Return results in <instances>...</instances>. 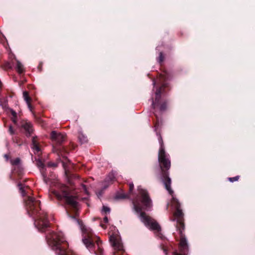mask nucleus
I'll list each match as a JSON object with an SVG mask.
<instances>
[{
  "instance_id": "5",
  "label": "nucleus",
  "mask_w": 255,
  "mask_h": 255,
  "mask_svg": "<svg viewBox=\"0 0 255 255\" xmlns=\"http://www.w3.org/2000/svg\"><path fill=\"white\" fill-rule=\"evenodd\" d=\"M76 222L80 226L81 229L84 233V237L82 239L84 244L88 249H91L94 245L91 239V230L81 225L79 221L76 220Z\"/></svg>"
},
{
  "instance_id": "17",
  "label": "nucleus",
  "mask_w": 255,
  "mask_h": 255,
  "mask_svg": "<svg viewBox=\"0 0 255 255\" xmlns=\"http://www.w3.org/2000/svg\"><path fill=\"white\" fill-rule=\"evenodd\" d=\"M115 179V175L113 173H112L109 175L108 177L106 178V181H112Z\"/></svg>"
},
{
  "instance_id": "37",
  "label": "nucleus",
  "mask_w": 255,
  "mask_h": 255,
  "mask_svg": "<svg viewBox=\"0 0 255 255\" xmlns=\"http://www.w3.org/2000/svg\"><path fill=\"white\" fill-rule=\"evenodd\" d=\"M70 217H71L72 218H73V219H75V217H73V216H70Z\"/></svg>"
},
{
  "instance_id": "7",
  "label": "nucleus",
  "mask_w": 255,
  "mask_h": 255,
  "mask_svg": "<svg viewBox=\"0 0 255 255\" xmlns=\"http://www.w3.org/2000/svg\"><path fill=\"white\" fill-rule=\"evenodd\" d=\"M180 234V241L179 243L180 250L181 252H183L188 249V244L187 240L185 236L182 233V230L179 229Z\"/></svg>"
},
{
  "instance_id": "26",
  "label": "nucleus",
  "mask_w": 255,
  "mask_h": 255,
  "mask_svg": "<svg viewBox=\"0 0 255 255\" xmlns=\"http://www.w3.org/2000/svg\"><path fill=\"white\" fill-rule=\"evenodd\" d=\"M166 106L165 105H161L160 107V109L161 111H163L165 109Z\"/></svg>"
},
{
  "instance_id": "4",
  "label": "nucleus",
  "mask_w": 255,
  "mask_h": 255,
  "mask_svg": "<svg viewBox=\"0 0 255 255\" xmlns=\"http://www.w3.org/2000/svg\"><path fill=\"white\" fill-rule=\"evenodd\" d=\"M61 193L54 191V194L59 199L65 198L67 203L75 209H77L78 203L75 197L70 195L69 189L66 186H62L60 189Z\"/></svg>"
},
{
  "instance_id": "14",
  "label": "nucleus",
  "mask_w": 255,
  "mask_h": 255,
  "mask_svg": "<svg viewBox=\"0 0 255 255\" xmlns=\"http://www.w3.org/2000/svg\"><path fill=\"white\" fill-rule=\"evenodd\" d=\"M25 130V133L27 136H30L31 135V127L29 124L26 123L22 125Z\"/></svg>"
},
{
  "instance_id": "18",
  "label": "nucleus",
  "mask_w": 255,
  "mask_h": 255,
  "mask_svg": "<svg viewBox=\"0 0 255 255\" xmlns=\"http://www.w3.org/2000/svg\"><path fill=\"white\" fill-rule=\"evenodd\" d=\"M102 213H110V209L108 207L103 206L102 210Z\"/></svg>"
},
{
  "instance_id": "29",
  "label": "nucleus",
  "mask_w": 255,
  "mask_h": 255,
  "mask_svg": "<svg viewBox=\"0 0 255 255\" xmlns=\"http://www.w3.org/2000/svg\"><path fill=\"white\" fill-rule=\"evenodd\" d=\"M27 206H29V207H31V204H30V200L29 199L28 201L26 203Z\"/></svg>"
},
{
  "instance_id": "33",
  "label": "nucleus",
  "mask_w": 255,
  "mask_h": 255,
  "mask_svg": "<svg viewBox=\"0 0 255 255\" xmlns=\"http://www.w3.org/2000/svg\"><path fill=\"white\" fill-rule=\"evenodd\" d=\"M15 118H14V117L12 118V121H13V122L14 123H16Z\"/></svg>"
},
{
  "instance_id": "2",
  "label": "nucleus",
  "mask_w": 255,
  "mask_h": 255,
  "mask_svg": "<svg viewBox=\"0 0 255 255\" xmlns=\"http://www.w3.org/2000/svg\"><path fill=\"white\" fill-rule=\"evenodd\" d=\"M65 241L62 233H52L50 237H47V242L49 245L53 247V249L59 251V255H76L73 253L65 251L64 247L60 244Z\"/></svg>"
},
{
  "instance_id": "25",
  "label": "nucleus",
  "mask_w": 255,
  "mask_h": 255,
  "mask_svg": "<svg viewBox=\"0 0 255 255\" xmlns=\"http://www.w3.org/2000/svg\"><path fill=\"white\" fill-rule=\"evenodd\" d=\"M178 222L179 223V225L181 227H183V223L182 222V221L180 220V219H179L178 220Z\"/></svg>"
},
{
  "instance_id": "20",
  "label": "nucleus",
  "mask_w": 255,
  "mask_h": 255,
  "mask_svg": "<svg viewBox=\"0 0 255 255\" xmlns=\"http://www.w3.org/2000/svg\"><path fill=\"white\" fill-rule=\"evenodd\" d=\"M20 159L19 158H16L14 160H11V163L13 165H17L20 163Z\"/></svg>"
},
{
  "instance_id": "27",
  "label": "nucleus",
  "mask_w": 255,
  "mask_h": 255,
  "mask_svg": "<svg viewBox=\"0 0 255 255\" xmlns=\"http://www.w3.org/2000/svg\"><path fill=\"white\" fill-rule=\"evenodd\" d=\"M9 131L10 132V133H11V134H13V133H14V131H13V129H12V127H11V126H10V127H9Z\"/></svg>"
},
{
  "instance_id": "1",
  "label": "nucleus",
  "mask_w": 255,
  "mask_h": 255,
  "mask_svg": "<svg viewBox=\"0 0 255 255\" xmlns=\"http://www.w3.org/2000/svg\"><path fill=\"white\" fill-rule=\"evenodd\" d=\"M138 190L141 195V199L137 198L133 202L134 210L140 214V219L145 226L151 230L159 231L160 228L159 225L150 217L146 216L145 213H141L143 210L150 209L152 206V202L146 190L140 186L138 187Z\"/></svg>"
},
{
  "instance_id": "10",
  "label": "nucleus",
  "mask_w": 255,
  "mask_h": 255,
  "mask_svg": "<svg viewBox=\"0 0 255 255\" xmlns=\"http://www.w3.org/2000/svg\"><path fill=\"white\" fill-rule=\"evenodd\" d=\"M51 138L58 143L62 142L65 139V135L60 133H57L55 131H53L51 133Z\"/></svg>"
},
{
  "instance_id": "34",
  "label": "nucleus",
  "mask_w": 255,
  "mask_h": 255,
  "mask_svg": "<svg viewBox=\"0 0 255 255\" xmlns=\"http://www.w3.org/2000/svg\"><path fill=\"white\" fill-rule=\"evenodd\" d=\"M152 106L154 107V108L155 107V103L153 101H152Z\"/></svg>"
},
{
  "instance_id": "16",
  "label": "nucleus",
  "mask_w": 255,
  "mask_h": 255,
  "mask_svg": "<svg viewBox=\"0 0 255 255\" xmlns=\"http://www.w3.org/2000/svg\"><path fill=\"white\" fill-rule=\"evenodd\" d=\"M16 69H17V72L19 73H21L23 71L22 65L19 61L17 62Z\"/></svg>"
},
{
  "instance_id": "11",
  "label": "nucleus",
  "mask_w": 255,
  "mask_h": 255,
  "mask_svg": "<svg viewBox=\"0 0 255 255\" xmlns=\"http://www.w3.org/2000/svg\"><path fill=\"white\" fill-rule=\"evenodd\" d=\"M35 226L37 227L38 230L43 232L44 229L48 227L49 225L46 220H42L37 222L35 223Z\"/></svg>"
},
{
  "instance_id": "28",
  "label": "nucleus",
  "mask_w": 255,
  "mask_h": 255,
  "mask_svg": "<svg viewBox=\"0 0 255 255\" xmlns=\"http://www.w3.org/2000/svg\"><path fill=\"white\" fill-rule=\"evenodd\" d=\"M11 114H12V115L13 116V117L14 118H16V113L14 111H11Z\"/></svg>"
},
{
  "instance_id": "15",
  "label": "nucleus",
  "mask_w": 255,
  "mask_h": 255,
  "mask_svg": "<svg viewBox=\"0 0 255 255\" xmlns=\"http://www.w3.org/2000/svg\"><path fill=\"white\" fill-rule=\"evenodd\" d=\"M78 138L81 143H84L87 141V136L83 134L81 131L79 132Z\"/></svg>"
},
{
  "instance_id": "8",
  "label": "nucleus",
  "mask_w": 255,
  "mask_h": 255,
  "mask_svg": "<svg viewBox=\"0 0 255 255\" xmlns=\"http://www.w3.org/2000/svg\"><path fill=\"white\" fill-rule=\"evenodd\" d=\"M162 180L166 189L168 191L170 195H172L173 191L172 190L170 187L171 182V179L168 177V175L167 174V173H165L163 174Z\"/></svg>"
},
{
  "instance_id": "19",
  "label": "nucleus",
  "mask_w": 255,
  "mask_h": 255,
  "mask_svg": "<svg viewBox=\"0 0 255 255\" xmlns=\"http://www.w3.org/2000/svg\"><path fill=\"white\" fill-rule=\"evenodd\" d=\"M161 88H159L156 92V93H155V95H156L155 101H158L159 100V98H160V94H161Z\"/></svg>"
},
{
  "instance_id": "12",
  "label": "nucleus",
  "mask_w": 255,
  "mask_h": 255,
  "mask_svg": "<svg viewBox=\"0 0 255 255\" xmlns=\"http://www.w3.org/2000/svg\"><path fill=\"white\" fill-rule=\"evenodd\" d=\"M33 152L34 153V154H37L38 156H39V155L41 153V148L40 146V145L39 143L36 142L33 138Z\"/></svg>"
},
{
  "instance_id": "30",
  "label": "nucleus",
  "mask_w": 255,
  "mask_h": 255,
  "mask_svg": "<svg viewBox=\"0 0 255 255\" xmlns=\"http://www.w3.org/2000/svg\"><path fill=\"white\" fill-rule=\"evenodd\" d=\"M104 220L106 223H107L108 222V217L105 216L104 218Z\"/></svg>"
},
{
  "instance_id": "35",
  "label": "nucleus",
  "mask_w": 255,
  "mask_h": 255,
  "mask_svg": "<svg viewBox=\"0 0 255 255\" xmlns=\"http://www.w3.org/2000/svg\"><path fill=\"white\" fill-rule=\"evenodd\" d=\"M50 166H56V164H50Z\"/></svg>"
},
{
  "instance_id": "31",
  "label": "nucleus",
  "mask_w": 255,
  "mask_h": 255,
  "mask_svg": "<svg viewBox=\"0 0 255 255\" xmlns=\"http://www.w3.org/2000/svg\"><path fill=\"white\" fill-rule=\"evenodd\" d=\"M83 189L85 190V191L87 193V189L86 188V186L85 185H83Z\"/></svg>"
},
{
  "instance_id": "3",
  "label": "nucleus",
  "mask_w": 255,
  "mask_h": 255,
  "mask_svg": "<svg viewBox=\"0 0 255 255\" xmlns=\"http://www.w3.org/2000/svg\"><path fill=\"white\" fill-rule=\"evenodd\" d=\"M158 140L160 145L158 152V161L160 164L161 170L163 171V168L168 170L170 167V161L168 155L165 153L163 140L160 135L159 136Z\"/></svg>"
},
{
  "instance_id": "9",
  "label": "nucleus",
  "mask_w": 255,
  "mask_h": 255,
  "mask_svg": "<svg viewBox=\"0 0 255 255\" xmlns=\"http://www.w3.org/2000/svg\"><path fill=\"white\" fill-rule=\"evenodd\" d=\"M172 206L176 209V211L174 214V216L178 218L182 217L183 213L182 211L179 208V202L178 200L174 198H173Z\"/></svg>"
},
{
  "instance_id": "32",
  "label": "nucleus",
  "mask_w": 255,
  "mask_h": 255,
  "mask_svg": "<svg viewBox=\"0 0 255 255\" xmlns=\"http://www.w3.org/2000/svg\"><path fill=\"white\" fill-rule=\"evenodd\" d=\"M173 255H184V254H178L177 253H174Z\"/></svg>"
},
{
  "instance_id": "23",
  "label": "nucleus",
  "mask_w": 255,
  "mask_h": 255,
  "mask_svg": "<svg viewBox=\"0 0 255 255\" xmlns=\"http://www.w3.org/2000/svg\"><path fill=\"white\" fill-rule=\"evenodd\" d=\"M37 165L39 167H42L43 164L41 161H38L37 163Z\"/></svg>"
},
{
  "instance_id": "22",
  "label": "nucleus",
  "mask_w": 255,
  "mask_h": 255,
  "mask_svg": "<svg viewBox=\"0 0 255 255\" xmlns=\"http://www.w3.org/2000/svg\"><path fill=\"white\" fill-rule=\"evenodd\" d=\"M158 61L159 63H161L163 61V56L161 52L160 53Z\"/></svg>"
},
{
  "instance_id": "6",
  "label": "nucleus",
  "mask_w": 255,
  "mask_h": 255,
  "mask_svg": "<svg viewBox=\"0 0 255 255\" xmlns=\"http://www.w3.org/2000/svg\"><path fill=\"white\" fill-rule=\"evenodd\" d=\"M110 241L115 250L122 251L123 246L121 243L120 237L117 235L110 236Z\"/></svg>"
},
{
  "instance_id": "24",
  "label": "nucleus",
  "mask_w": 255,
  "mask_h": 255,
  "mask_svg": "<svg viewBox=\"0 0 255 255\" xmlns=\"http://www.w3.org/2000/svg\"><path fill=\"white\" fill-rule=\"evenodd\" d=\"M134 185L132 183H130L129 184V190L131 191L133 188Z\"/></svg>"
},
{
  "instance_id": "36",
  "label": "nucleus",
  "mask_w": 255,
  "mask_h": 255,
  "mask_svg": "<svg viewBox=\"0 0 255 255\" xmlns=\"http://www.w3.org/2000/svg\"><path fill=\"white\" fill-rule=\"evenodd\" d=\"M1 85H2V83H1V81H0V87H1Z\"/></svg>"
},
{
  "instance_id": "40",
  "label": "nucleus",
  "mask_w": 255,
  "mask_h": 255,
  "mask_svg": "<svg viewBox=\"0 0 255 255\" xmlns=\"http://www.w3.org/2000/svg\"><path fill=\"white\" fill-rule=\"evenodd\" d=\"M32 202H33V203H34V201L33 200L32 201Z\"/></svg>"
},
{
  "instance_id": "21",
  "label": "nucleus",
  "mask_w": 255,
  "mask_h": 255,
  "mask_svg": "<svg viewBox=\"0 0 255 255\" xmlns=\"http://www.w3.org/2000/svg\"><path fill=\"white\" fill-rule=\"evenodd\" d=\"M239 179V176H237L234 177L229 178V180L230 181L233 182H234V181H238Z\"/></svg>"
},
{
  "instance_id": "38",
  "label": "nucleus",
  "mask_w": 255,
  "mask_h": 255,
  "mask_svg": "<svg viewBox=\"0 0 255 255\" xmlns=\"http://www.w3.org/2000/svg\"><path fill=\"white\" fill-rule=\"evenodd\" d=\"M153 85H154V86H155V82H153Z\"/></svg>"
},
{
  "instance_id": "13",
  "label": "nucleus",
  "mask_w": 255,
  "mask_h": 255,
  "mask_svg": "<svg viewBox=\"0 0 255 255\" xmlns=\"http://www.w3.org/2000/svg\"><path fill=\"white\" fill-rule=\"evenodd\" d=\"M23 96L25 101L26 102L30 111H32V108L31 106V98L29 96V92L27 91H24L23 92Z\"/></svg>"
},
{
  "instance_id": "39",
  "label": "nucleus",
  "mask_w": 255,
  "mask_h": 255,
  "mask_svg": "<svg viewBox=\"0 0 255 255\" xmlns=\"http://www.w3.org/2000/svg\"><path fill=\"white\" fill-rule=\"evenodd\" d=\"M164 252H165V254H166V250H164Z\"/></svg>"
}]
</instances>
